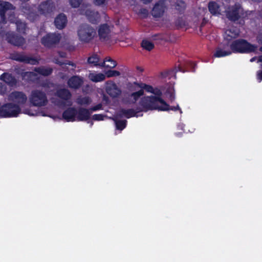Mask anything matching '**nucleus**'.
<instances>
[{
  "label": "nucleus",
  "mask_w": 262,
  "mask_h": 262,
  "mask_svg": "<svg viewBox=\"0 0 262 262\" xmlns=\"http://www.w3.org/2000/svg\"><path fill=\"white\" fill-rule=\"evenodd\" d=\"M135 90L137 91L130 95V98L135 101H137L140 96L144 95L139 102V107L141 111L158 110L165 111L169 110L173 111L180 110L178 105L177 107L170 108L166 102L160 98V91L154 89L150 85L142 83L135 84Z\"/></svg>",
  "instance_id": "f257e3e1"
},
{
  "label": "nucleus",
  "mask_w": 262,
  "mask_h": 262,
  "mask_svg": "<svg viewBox=\"0 0 262 262\" xmlns=\"http://www.w3.org/2000/svg\"><path fill=\"white\" fill-rule=\"evenodd\" d=\"M90 117L89 112L86 110H80L78 112L70 108L63 113V118L67 121H85Z\"/></svg>",
  "instance_id": "f03ea898"
},
{
  "label": "nucleus",
  "mask_w": 262,
  "mask_h": 262,
  "mask_svg": "<svg viewBox=\"0 0 262 262\" xmlns=\"http://www.w3.org/2000/svg\"><path fill=\"white\" fill-rule=\"evenodd\" d=\"M77 34L79 39L81 41L88 42L92 40L96 35L94 29L86 24H83L79 26Z\"/></svg>",
  "instance_id": "7ed1b4c3"
},
{
  "label": "nucleus",
  "mask_w": 262,
  "mask_h": 262,
  "mask_svg": "<svg viewBox=\"0 0 262 262\" xmlns=\"http://www.w3.org/2000/svg\"><path fill=\"white\" fill-rule=\"evenodd\" d=\"M98 36L101 41L110 42L114 39V33L113 32V27L107 24L100 25L98 28Z\"/></svg>",
  "instance_id": "20e7f679"
},
{
  "label": "nucleus",
  "mask_w": 262,
  "mask_h": 262,
  "mask_svg": "<svg viewBox=\"0 0 262 262\" xmlns=\"http://www.w3.org/2000/svg\"><path fill=\"white\" fill-rule=\"evenodd\" d=\"M233 52L246 53L254 52L257 47L251 45L244 40L235 41L231 46Z\"/></svg>",
  "instance_id": "39448f33"
},
{
  "label": "nucleus",
  "mask_w": 262,
  "mask_h": 262,
  "mask_svg": "<svg viewBox=\"0 0 262 262\" xmlns=\"http://www.w3.org/2000/svg\"><path fill=\"white\" fill-rule=\"evenodd\" d=\"M20 112L19 108L11 104L5 105L0 108V116L4 117H16Z\"/></svg>",
  "instance_id": "423d86ee"
},
{
  "label": "nucleus",
  "mask_w": 262,
  "mask_h": 262,
  "mask_svg": "<svg viewBox=\"0 0 262 262\" xmlns=\"http://www.w3.org/2000/svg\"><path fill=\"white\" fill-rule=\"evenodd\" d=\"M136 113L132 110H123L119 114H118L114 118V120L116 122V128L119 130H122L125 128L126 125V122L125 121L119 120V119L121 117L130 118L135 116Z\"/></svg>",
  "instance_id": "0eeeda50"
},
{
  "label": "nucleus",
  "mask_w": 262,
  "mask_h": 262,
  "mask_svg": "<svg viewBox=\"0 0 262 262\" xmlns=\"http://www.w3.org/2000/svg\"><path fill=\"white\" fill-rule=\"evenodd\" d=\"M30 101L33 105L42 106L46 104L47 100L43 93L40 91H34L30 97Z\"/></svg>",
  "instance_id": "6e6552de"
},
{
  "label": "nucleus",
  "mask_w": 262,
  "mask_h": 262,
  "mask_svg": "<svg viewBox=\"0 0 262 262\" xmlns=\"http://www.w3.org/2000/svg\"><path fill=\"white\" fill-rule=\"evenodd\" d=\"M226 14L228 16H241L248 15H251L247 12H245L239 4H235L234 5L229 7L226 10Z\"/></svg>",
  "instance_id": "1a4fd4ad"
},
{
  "label": "nucleus",
  "mask_w": 262,
  "mask_h": 262,
  "mask_svg": "<svg viewBox=\"0 0 262 262\" xmlns=\"http://www.w3.org/2000/svg\"><path fill=\"white\" fill-rule=\"evenodd\" d=\"M105 91L106 93L112 98H116L121 94V91L117 85L112 81L106 83Z\"/></svg>",
  "instance_id": "9d476101"
},
{
  "label": "nucleus",
  "mask_w": 262,
  "mask_h": 262,
  "mask_svg": "<svg viewBox=\"0 0 262 262\" xmlns=\"http://www.w3.org/2000/svg\"><path fill=\"white\" fill-rule=\"evenodd\" d=\"M53 3L51 0H48L41 3L38 7V11L40 14L47 15L54 10Z\"/></svg>",
  "instance_id": "9b49d317"
},
{
  "label": "nucleus",
  "mask_w": 262,
  "mask_h": 262,
  "mask_svg": "<svg viewBox=\"0 0 262 262\" xmlns=\"http://www.w3.org/2000/svg\"><path fill=\"white\" fill-rule=\"evenodd\" d=\"M166 10L164 2L160 1L155 4L152 10V15L153 16H161L163 15Z\"/></svg>",
  "instance_id": "f8f14e48"
},
{
  "label": "nucleus",
  "mask_w": 262,
  "mask_h": 262,
  "mask_svg": "<svg viewBox=\"0 0 262 262\" xmlns=\"http://www.w3.org/2000/svg\"><path fill=\"white\" fill-rule=\"evenodd\" d=\"M60 40L59 35L56 34H48L44 36L41 40L42 43L46 46H51L56 43Z\"/></svg>",
  "instance_id": "ddd939ff"
},
{
  "label": "nucleus",
  "mask_w": 262,
  "mask_h": 262,
  "mask_svg": "<svg viewBox=\"0 0 262 262\" xmlns=\"http://www.w3.org/2000/svg\"><path fill=\"white\" fill-rule=\"evenodd\" d=\"M9 100L18 104H23L27 100V97L21 93L15 92L9 96Z\"/></svg>",
  "instance_id": "4468645a"
},
{
  "label": "nucleus",
  "mask_w": 262,
  "mask_h": 262,
  "mask_svg": "<svg viewBox=\"0 0 262 262\" xmlns=\"http://www.w3.org/2000/svg\"><path fill=\"white\" fill-rule=\"evenodd\" d=\"M209 12L213 15H220L221 9L219 5L215 2H210L208 4Z\"/></svg>",
  "instance_id": "2eb2a0df"
},
{
  "label": "nucleus",
  "mask_w": 262,
  "mask_h": 262,
  "mask_svg": "<svg viewBox=\"0 0 262 262\" xmlns=\"http://www.w3.org/2000/svg\"><path fill=\"white\" fill-rule=\"evenodd\" d=\"M88 77L91 81L98 82L103 81L105 78V76L103 73L92 72L89 74Z\"/></svg>",
  "instance_id": "dca6fc26"
},
{
  "label": "nucleus",
  "mask_w": 262,
  "mask_h": 262,
  "mask_svg": "<svg viewBox=\"0 0 262 262\" xmlns=\"http://www.w3.org/2000/svg\"><path fill=\"white\" fill-rule=\"evenodd\" d=\"M239 34L238 30L234 28L227 30L224 34V38L227 40H230L232 38H235Z\"/></svg>",
  "instance_id": "f3484780"
},
{
  "label": "nucleus",
  "mask_w": 262,
  "mask_h": 262,
  "mask_svg": "<svg viewBox=\"0 0 262 262\" xmlns=\"http://www.w3.org/2000/svg\"><path fill=\"white\" fill-rule=\"evenodd\" d=\"M12 8V5L9 2L0 1V15L1 16H5L6 12L8 10Z\"/></svg>",
  "instance_id": "a211bd4d"
},
{
  "label": "nucleus",
  "mask_w": 262,
  "mask_h": 262,
  "mask_svg": "<svg viewBox=\"0 0 262 262\" xmlns=\"http://www.w3.org/2000/svg\"><path fill=\"white\" fill-rule=\"evenodd\" d=\"M81 15L86 16H92L99 15L98 12H94L90 6H86L81 9Z\"/></svg>",
  "instance_id": "6ab92c4d"
},
{
  "label": "nucleus",
  "mask_w": 262,
  "mask_h": 262,
  "mask_svg": "<svg viewBox=\"0 0 262 262\" xmlns=\"http://www.w3.org/2000/svg\"><path fill=\"white\" fill-rule=\"evenodd\" d=\"M99 65L106 68L113 69L116 67L117 62L111 58L107 57L104 59L103 63L99 64Z\"/></svg>",
  "instance_id": "aec40b11"
},
{
  "label": "nucleus",
  "mask_w": 262,
  "mask_h": 262,
  "mask_svg": "<svg viewBox=\"0 0 262 262\" xmlns=\"http://www.w3.org/2000/svg\"><path fill=\"white\" fill-rule=\"evenodd\" d=\"M231 52L229 50H226L225 48H217L214 53V56L220 58L230 55Z\"/></svg>",
  "instance_id": "412c9836"
},
{
  "label": "nucleus",
  "mask_w": 262,
  "mask_h": 262,
  "mask_svg": "<svg viewBox=\"0 0 262 262\" xmlns=\"http://www.w3.org/2000/svg\"><path fill=\"white\" fill-rule=\"evenodd\" d=\"M82 83V80L78 77H73L71 78L68 82L69 86L71 88H77Z\"/></svg>",
  "instance_id": "4be33fe9"
},
{
  "label": "nucleus",
  "mask_w": 262,
  "mask_h": 262,
  "mask_svg": "<svg viewBox=\"0 0 262 262\" xmlns=\"http://www.w3.org/2000/svg\"><path fill=\"white\" fill-rule=\"evenodd\" d=\"M133 10L137 15H143L146 16L148 14V10L140 6H134L133 8Z\"/></svg>",
  "instance_id": "5701e85b"
},
{
  "label": "nucleus",
  "mask_w": 262,
  "mask_h": 262,
  "mask_svg": "<svg viewBox=\"0 0 262 262\" xmlns=\"http://www.w3.org/2000/svg\"><path fill=\"white\" fill-rule=\"evenodd\" d=\"M66 17H56L55 24L58 29H62L67 24Z\"/></svg>",
  "instance_id": "b1692460"
},
{
  "label": "nucleus",
  "mask_w": 262,
  "mask_h": 262,
  "mask_svg": "<svg viewBox=\"0 0 262 262\" xmlns=\"http://www.w3.org/2000/svg\"><path fill=\"white\" fill-rule=\"evenodd\" d=\"M141 46L147 51H150L154 48V43L148 39H144L141 43Z\"/></svg>",
  "instance_id": "393cba45"
},
{
  "label": "nucleus",
  "mask_w": 262,
  "mask_h": 262,
  "mask_svg": "<svg viewBox=\"0 0 262 262\" xmlns=\"http://www.w3.org/2000/svg\"><path fill=\"white\" fill-rule=\"evenodd\" d=\"M1 79L11 85H12L15 82L14 79L9 74H3L1 76Z\"/></svg>",
  "instance_id": "a878e982"
},
{
  "label": "nucleus",
  "mask_w": 262,
  "mask_h": 262,
  "mask_svg": "<svg viewBox=\"0 0 262 262\" xmlns=\"http://www.w3.org/2000/svg\"><path fill=\"white\" fill-rule=\"evenodd\" d=\"M175 8L180 13L183 12L186 8V4L184 2L182 1H178L175 3Z\"/></svg>",
  "instance_id": "bb28decb"
},
{
  "label": "nucleus",
  "mask_w": 262,
  "mask_h": 262,
  "mask_svg": "<svg viewBox=\"0 0 262 262\" xmlns=\"http://www.w3.org/2000/svg\"><path fill=\"white\" fill-rule=\"evenodd\" d=\"M88 61L92 66H97L99 62V58L97 55H93L88 58Z\"/></svg>",
  "instance_id": "cd10ccee"
},
{
  "label": "nucleus",
  "mask_w": 262,
  "mask_h": 262,
  "mask_svg": "<svg viewBox=\"0 0 262 262\" xmlns=\"http://www.w3.org/2000/svg\"><path fill=\"white\" fill-rule=\"evenodd\" d=\"M57 96L60 99H68L70 97V94L68 91L63 90L58 93Z\"/></svg>",
  "instance_id": "c85d7f7f"
},
{
  "label": "nucleus",
  "mask_w": 262,
  "mask_h": 262,
  "mask_svg": "<svg viewBox=\"0 0 262 262\" xmlns=\"http://www.w3.org/2000/svg\"><path fill=\"white\" fill-rule=\"evenodd\" d=\"M105 76V77L110 78L113 77H118L120 76V73L116 70H109L105 72L104 74Z\"/></svg>",
  "instance_id": "c756f323"
},
{
  "label": "nucleus",
  "mask_w": 262,
  "mask_h": 262,
  "mask_svg": "<svg viewBox=\"0 0 262 262\" xmlns=\"http://www.w3.org/2000/svg\"><path fill=\"white\" fill-rule=\"evenodd\" d=\"M176 25L179 27H184L187 25L183 17H178L176 20Z\"/></svg>",
  "instance_id": "7c9ffc66"
},
{
  "label": "nucleus",
  "mask_w": 262,
  "mask_h": 262,
  "mask_svg": "<svg viewBox=\"0 0 262 262\" xmlns=\"http://www.w3.org/2000/svg\"><path fill=\"white\" fill-rule=\"evenodd\" d=\"M166 97L169 98L171 100L174 99V90L172 86L170 87L166 93Z\"/></svg>",
  "instance_id": "2f4dec72"
},
{
  "label": "nucleus",
  "mask_w": 262,
  "mask_h": 262,
  "mask_svg": "<svg viewBox=\"0 0 262 262\" xmlns=\"http://www.w3.org/2000/svg\"><path fill=\"white\" fill-rule=\"evenodd\" d=\"M78 103L81 105H87L90 104L91 100L88 97H83L78 99Z\"/></svg>",
  "instance_id": "473e14b6"
},
{
  "label": "nucleus",
  "mask_w": 262,
  "mask_h": 262,
  "mask_svg": "<svg viewBox=\"0 0 262 262\" xmlns=\"http://www.w3.org/2000/svg\"><path fill=\"white\" fill-rule=\"evenodd\" d=\"M71 5L74 8L78 7L83 0H69Z\"/></svg>",
  "instance_id": "72a5a7b5"
},
{
  "label": "nucleus",
  "mask_w": 262,
  "mask_h": 262,
  "mask_svg": "<svg viewBox=\"0 0 262 262\" xmlns=\"http://www.w3.org/2000/svg\"><path fill=\"white\" fill-rule=\"evenodd\" d=\"M38 72L43 75H48L51 73V70L49 69H40Z\"/></svg>",
  "instance_id": "f704fd0d"
},
{
  "label": "nucleus",
  "mask_w": 262,
  "mask_h": 262,
  "mask_svg": "<svg viewBox=\"0 0 262 262\" xmlns=\"http://www.w3.org/2000/svg\"><path fill=\"white\" fill-rule=\"evenodd\" d=\"M15 7L12 5V8H11V9L8 10L6 12V15H8L9 16H12L16 14L15 12Z\"/></svg>",
  "instance_id": "c9c22d12"
},
{
  "label": "nucleus",
  "mask_w": 262,
  "mask_h": 262,
  "mask_svg": "<svg viewBox=\"0 0 262 262\" xmlns=\"http://www.w3.org/2000/svg\"><path fill=\"white\" fill-rule=\"evenodd\" d=\"M105 116L100 114H96L93 116L92 119L94 120L100 121L104 120Z\"/></svg>",
  "instance_id": "e433bc0d"
},
{
  "label": "nucleus",
  "mask_w": 262,
  "mask_h": 262,
  "mask_svg": "<svg viewBox=\"0 0 262 262\" xmlns=\"http://www.w3.org/2000/svg\"><path fill=\"white\" fill-rule=\"evenodd\" d=\"M105 0H94L95 4L97 5H100L104 4Z\"/></svg>",
  "instance_id": "4c0bfd02"
},
{
  "label": "nucleus",
  "mask_w": 262,
  "mask_h": 262,
  "mask_svg": "<svg viewBox=\"0 0 262 262\" xmlns=\"http://www.w3.org/2000/svg\"><path fill=\"white\" fill-rule=\"evenodd\" d=\"M257 77L259 81L262 80V71L257 73Z\"/></svg>",
  "instance_id": "58836bf2"
},
{
  "label": "nucleus",
  "mask_w": 262,
  "mask_h": 262,
  "mask_svg": "<svg viewBox=\"0 0 262 262\" xmlns=\"http://www.w3.org/2000/svg\"><path fill=\"white\" fill-rule=\"evenodd\" d=\"M141 3L144 4H148L150 3L153 0H139Z\"/></svg>",
  "instance_id": "ea45409f"
},
{
  "label": "nucleus",
  "mask_w": 262,
  "mask_h": 262,
  "mask_svg": "<svg viewBox=\"0 0 262 262\" xmlns=\"http://www.w3.org/2000/svg\"><path fill=\"white\" fill-rule=\"evenodd\" d=\"M101 107V104H98V105H97L96 106L93 107L92 108V110L93 111H97L98 110H99L100 109Z\"/></svg>",
  "instance_id": "a19ab883"
},
{
  "label": "nucleus",
  "mask_w": 262,
  "mask_h": 262,
  "mask_svg": "<svg viewBox=\"0 0 262 262\" xmlns=\"http://www.w3.org/2000/svg\"><path fill=\"white\" fill-rule=\"evenodd\" d=\"M25 113L27 114H28L29 115H30V116H34V115H37V113H33V112H29V111L25 112Z\"/></svg>",
  "instance_id": "79ce46f5"
},
{
  "label": "nucleus",
  "mask_w": 262,
  "mask_h": 262,
  "mask_svg": "<svg viewBox=\"0 0 262 262\" xmlns=\"http://www.w3.org/2000/svg\"><path fill=\"white\" fill-rule=\"evenodd\" d=\"M255 60V58H252L250 59L251 62H253Z\"/></svg>",
  "instance_id": "37998d69"
},
{
  "label": "nucleus",
  "mask_w": 262,
  "mask_h": 262,
  "mask_svg": "<svg viewBox=\"0 0 262 262\" xmlns=\"http://www.w3.org/2000/svg\"><path fill=\"white\" fill-rule=\"evenodd\" d=\"M2 85L1 83H0V92H2Z\"/></svg>",
  "instance_id": "c03bdc74"
},
{
  "label": "nucleus",
  "mask_w": 262,
  "mask_h": 262,
  "mask_svg": "<svg viewBox=\"0 0 262 262\" xmlns=\"http://www.w3.org/2000/svg\"><path fill=\"white\" fill-rule=\"evenodd\" d=\"M58 16L61 17V16H64V15H62V14H59V15H58Z\"/></svg>",
  "instance_id": "a18cd8bd"
},
{
  "label": "nucleus",
  "mask_w": 262,
  "mask_h": 262,
  "mask_svg": "<svg viewBox=\"0 0 262 262\" xmlns=\"http://www.w3.org/2000/svg\"><path fill=\"white\" fill-rule=\"evenodd\" d=\"M21 1H23V2H27V1H28L29 0H20Z\"/></svg>",
  "instance_id": "49530a36"
},
{
  "label": "nucleus",
  "mask_w": 262,
  "mask_h": 262,
  "mask_svg": "<svg viewBox=\"0 0 262 262\" xmlns=\"http://www.w3.org/2000/svg\"><path fill=\"white\" fill-rule=\"evenodd\" d=\"M258 42H259V43H262V41H261V40H260V39H259Z\"/></svg>",
  "instance_id": "de8ad7c7"
},
{
  "label": "nucleus",
  "mask_w": 262,
  "mask_h": 262,
  "mask_svg": "<svg viewBox=\"0 0 262 262\" xmlns=\"http://www.w3.org/2000/svg\"><path fill=\"white\" fill-rule=\"evenodd\" d=\"M81 115L82 116H85V114H84V113H83V114H82Z\"/></svg>",
  "instance_id": "09e8293b"
},
{
  "label": "nucleus",
  "mask_w": 262,
  "mask_h": 262,
  "mask_svg": "<svg viewBox=\"0 0 262 262\" xmlns=\"http://www.w3.org/2000/svg\"><path fill=\"white\" fill-rule=\"evenodd\" d=\"M260 50L262 52V47L260 48Z\"/></svg>",
  "instance_id": "8fccbe9b"
}]
</instances>
